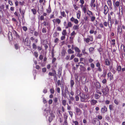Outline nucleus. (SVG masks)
<instances>
[{
    "label": "nucleus",
    "instance_id": "1",
    "mask_svg": "<svg viewBox=\"0 0 125 125\" xmlns=\"http://www.w3.org/2000/svg\"><path fill=\"white\" fill-rule=\"evenodd\" d=\"M80 96L81 101L82 102H87L90 98V96L88 94H83Z\"/></svg>",
    "mask_w": 125,
    "mask_h": 125
},
{
    "label": "nucleus",
    "instance_id": "2",
    "mask_svg": "<svg viewBox=\"0 0 125 125\" xmlns=\"http://www.w3.org/2000/svg\"><path fill=\"white\" fill-rule=\"evenodd\" d=\"M88 38H84V41L86 43H88L90 41H93V36H88Z\"/></svg>",
    "mask_w": 125,
    "mask_h": 125
},
{
    "label": "nucleus",
    "instance_id": "3",
    "mask_svg": "<svg viewBox=\"0 0 125 125\" xmlns=\"http://www.w3.org/2000/svg\"><path fill=\"white\" fill-rule=\"evenodd\" d=\"M75 110L76 111V115H80L82 114L81 111L80 109L77 107H76L75 108Z\"/></svg>",
    "mask_w": 125,
    "mask_h": 125
},
{
    "label": "nucleus",
    "instance_id": "4",
    "mask_svg": "<svg viewBox=\"0 0 125 125\" xmlns=\"http://www.w3.org/2000/svg\"><path fill=\"white\" fill-rule=\"evenodd\" d=\"M102 92L103 94L105 96L109 93V90L107 87H106L102 90Z\"/></svg>",
    "mask_w": 125,
    "mask_h": 125
},
{
    "label": "nucleus",
    "instance_id": "5",
    "mask_svg": "<svg viewBox=\"0 0 125 125\" xmlns=\"http://www.w3.org/2000/svg\"><path fill=\"white\" fill-rule=\"evenodd\" d=\"M24 44L27 46H30L31 44V41L29 40L28 37H27L25 39L24 42Z\"/></svg>",
    "mask_w": 125,
    "mask_h": 125
},
{
    "label": "nucleus",
    "instance_id": "6",
    "mask_svg": "<svg viewBox=\"0 0 125 125\" xmlns=\"http://www.w3.org/2000/svg\"><path fill=\"white\" fill-rule=\"evenodd\" d=\"M43 113L46 117L48 116L49 115H50V114L48 108H46L44 110Z\"/></svg>",
    "mask_w": 125,
    "mask_h": 125
},
{
    "label": "nucleus",
    "instance_id": "7",
    "mask_svg": "<svg viewBox=\"0 0 125 125\" xmlns=\"http://www.w3.org/2000/svg\"><path fill=\"white\" fill-rule=\"evenodd\" d=\"M96 66L98 67L97 70L98 71L101 72L102 71V69L100 67V63L98 62L96 63Z\"/></svg>",
    "mask_w": 125,
    "mask_h": 125
},
{
    "label": "nucleus",
    "instance_id": "8",
    "mask_svg": "<svg viewBox=\"0 0 125 125\" xmlns=\"http://www.w3.org/2000/svg\"><path fill=\"white\" fill-rule=\"evenodd\" d=\"M114 106L113 104H111L109 105V108L110 111L111 112L112 111H115V112L116 109H114Z\"/></svg>",
    "mask_w": 125,
    "mask_h": 125
},
{
    "label": "nucleus",
    "instance_id": "9",
    "mask_svg": "<svg viewBox=\"0 0 125 125\" xmlns=\"http://www.w3.org/2000/svg\"><path fill=\"white\" fill-rule=\"evenodd\" d=\"M107 108L105 106H104L101 109V112L102 113L104 114L107 111Z\"/></svg>",
    "mask_w": 125,
    "mask_h": 125
},
{
    "label": "nucleus",
    "instance_id": "10",
    "mask_svg": "<svg viewBox=\"0 0 125 125\" xmlns=\"http://www.w3.org/2000/svg\"><path fill=\"white\" fill-rule=\"evenodd\" d=\"M70 21L72 22H73L75 24L78 23L79 21L78 20L76 19H75L73 17H72L70 19Z\"/></svg>",
    "mask_w": 125,
    "mask_h": 125
},
{
    "label": "nucleus",
    "instance_id": "11",
    "mask_svg": "<svg viewBox=\"0 0 125 125\" xmlns=\"http://www.w3.org/2000/svg\"><path fill=\"white\" fill-rule=\"evenodd\" d=\"M108 9L107 6L105 5L104 6V13L105 15L108 12Z\"/></svg>",
    "mask_w": 125,
    "mask_h": 125
},
{
    "label": "nucleus",
    "instance_id": "12",
    "mask_svg": "<svg viewBox=\"0 0 125 125\" xmlns=\"http://www.w3.org/2000/svg\"><path fill=\"white\" fill-rule=\"evenodd\" d=\"M119 10H121L122 14L124 13H125V6H123L122 7H121V8L119 9Z\"/></svg>",
    "mask_w": 125,
    "mask_h": 125
},
{
    "label": "nucleus",
    "instance_id": "13",
    "mask_svg": "<svg viewBox=\"0 0 125 125\" xmlns=\"http://www.w3.org/2000/svg\"><path fill=\"white\" fill-rule=\"evenodd\" d=\"M53 72L52 73V72H49V74L50 76H53L55 77L56 76V73L55 71L54 70L53 71Z\"/></svg>",
    "mask_w": 125,
    "mask_h": 125
},
{
    "label": "nucleus",
    "instance_id": "14",
    "mask_svg": "<svg viewBox=\"0 0 125 125\" xmlns=\"http://www.w3.org/2000/svg\"><path fill=\"white\" fill-rule=\"evenodd\" d=\"M117 32L121 33L122 32V29L121 26L119 25L117 28Z\"/></svg>",
    "mask_w": 125,
    "mask_h": 125
},
{
    "label": "nucleus",
    "instance_id": "15",
    "mask_svg": "<svg viewBox=\"0 0 125 125\" xmlns=\"http://www.w3.org/2000/svg\"><path fill=\"white\" fill-rule=\"evenodd\" d=\"M62 70V68L61 67H60L58 70V73L59 78L61 76Z\"/></svg>",
    "mask_w": 125,
    "mask_h": 125
},
{
    "label": "nucleus",
    "instance_id": "16",
    "mask_svg": "<svg viewBox=\"0 0 125 125\" xmlns=\"http://www.w3.org/2000/svg\"><path fill=\"white\" fill-rule=\"evenodd\" d=\"M97 102L96 100L94 99L90 101L91 104L93 105H95Z\"/></svg>",
    "mask_w": 125,
    "mask_h": 125
},
{
    "label": "nucleus",
    "instance_id": "17",
    "mask_svg": "<svg viewBox=\"0 0 125 125\" xmlns=\"http://www.w3.org/2000/svg\"><path fill=\"white\" fill-rule=\"evenodd\" d=\"M107 72L106 70H103V74L101 75V77H103L104 78L106 76Z\"/></svg>",
    "mask_w": 125,
    "mask_h": 125
},
{
    "label": "nucleus",
    "instance_id": "18",
    "mask_svg": "<svg viewBox=\"0 0 125 125\" xmlns=\"http://www.w3.org/2000/svg\"><path fill=\"white\" fill-rule=\"evenodd\" d=\"M72 78H71L70 81V84L71 85V88L73 87V86L74 84V82L73 80H72Z\"/></svg>",
    "mask_w": 125,
    "mask_h": 125
},
{
    "label": "nucleus",
    "instance_id": "19",
    "mask_svg": "<svg viewBox=\"0 0 125 125\" xmlns=\"http://www.w3.org/2000/svg\"><path fill=\"white\" fill-rule=\"evenodd\" d=\"M105 64L107 65H109L110 64V62L108 59H106L105 60Z\"/></svg>",
    "mask_w": 125,
    "mask_h": 125
},
{
    "label": "nucleus",
    "instance_id": "20",
    "mask_svg": "<svg viewBox=\"0 0 125 125\" xmlns=\"http://www.w3.org/2000/svg\"><path fill=\"white\" fill-rule=\"evenodd\" d=\"M68 116V115L66 113H65L63 114V118L64 120H67Z\"/></svg>",
    "mask_w": 125,
    "mask_h": 125
},
{
    "label": "nucleus",
    "instance_id": "21",
    "mask_svg": "<svg viewBox=\"0 0 125 125\" xmlns=\"http://www.w3.org/2000/svg\"><path fill=\"white\" fill-rule=\"evenodd\" d=\"M8 37L10 41H11L12 39V36L11 35V32H9L8 34Z\"/></svg>",
    "mask_w": 125,
    "mask_h": 125
},
{
    "label": "nucleus",
    "instance_id": "22",
    "mask_svg": "<svg viewBox=\"0 0 125 125\" xmlns=\"http://www.w3.org/2000/svg\"><path fill=\"white\" fill-rule=\"evenodd\" d=\"M87 14L89 15L90 17L91 16H93V14L92 12L91 11L89 10H88L87 11Z\"/></svg>",
    "mask_w": 125,
    "mask_h": 125
},
{
    "label": "nucleus",
    "instance_id": "23",
    "mask_svg": "<svg viewBox=\"0 0 125 125\" xmlns=\"http://www.w3.org/2000/svg\"><path fill=\"white\" fill-rule=\"evenodd\" d=\"M94 26H92V28L90 31V33L91 34L93 33L94 32Z\"/></svg>",
    "mask_w": 125,
    "mask_h": 125
},
{
    "label": "nucleus",
    "instance_id": "24",
    "mask_svg": "<svg viewBox=\"0 0 125 125\" xmlns=\"http://www.w3.org/2000/svg\"><path fill=\"white\" fill-rule=\"evenodd\" d=\"M115 4H114V6L115 7H118L119 6V1H117L116 2L114 3Z\"/></svg>",
    "mask_w": 125,
    "mask_h": 125
},
{
    "label": "nucleus",
    "instance_id": "25",
    "mask_svg": "<svg viewBox=\"0 0 125 125\" xmlns=\"http://www.w3.org/2000/svg\"><path fill=\"white\" fill-rule=\"evenodd\" d=\"M95 0H91L90 3V6L91 7H92V6L93 5L95 4L94 2L95 1Z\"/></svg>",
    "mask_w": 125,
    "mask_h": 125
},
{
    "label": "nucleus",
    "instance_id": "26",
    "mask_svg": "<svg viewBox=\"0 0 125 125\" xmlns=\"http://www.w3.org/2000/svg\"><path fill=\"white\" fill-rule=\"evenodd\" d=\"M79 25H74L73 27V29L74 30H77L79 29Z\"/></svg>",
    "mask_w": 125,
    "mask_h": 125
},
{
    "label": "nucleus",
    "instance_id": "27",
    "mask_svg": "<svg viewBox=\"0 0 125 125\" xmlns=\"http://www.w3.org/2000/svg\"><path fill=\"white\" fill-rule=\"evenodd\" d=\"M58 101V99L57 97H54L53 98V103L54 104H56L57 102Z\"/></svg>",
    "mask_w": 125,
    "mask_h": 125
},
{
    "label": "nucleus",
    "instance_id": "28",
    "mask_svg": "<svg viewBox=\"0 0 125 125\" xmlns=\"http://www.w3.org/2000/svg\"><path fill=\"white\" fill-rule=\"evenodd\" d=\"M59 33L57 32H55L53 34V36L54 38H56L59 36Z\"/></svg>",
    "mask_w": 125,
    "mask_h": 125
},
{
    "label": "nucleus",
    "instance_id": "29",
    "mask_svg": "<svg viewBox=\"0 0 125 125\" xmlns=\"http://www.w3.org/2000/svg\"><path fill=\"white\" fill-rule=\"evenodd\" d=\"M81 14V12L79 10L78 11V12L77 14V18L78 19H79L80 17Z\"/></svg>",
    "mask_w": 125,
    "mask_h": 125
},
{
    "label": "nucleus",
    "instance_id": "30",
    "mask_svg": "<svg viewBox=\"0 0 125 125\" xmlns=\"http://www.w3.org/2000/svg\"><path fill=\"white\" fill-rule=\"evenodd\" d=\"M91 19V21L92 22L94 21L95 20L96 18L95 16H91L90 17Z\"/></svg>",
    "mask_w": 125,
    "mask_h": 125
},
{
    "label": "nucleus",
    "instance_id": "31",
    "mask_svg": "<svg viewBox=\"0 0 125 125\" xmlns=\"http://www.w3.org/2000/svg\"><path fill=\"white\" fill-rule=\"evenodd\" d=\"M68 53L69 54L73 53H74L73 51L71 49H69L68 51Z\"/></svg>",
    "mask_w": 125,
    "mask_h": 125
},
{
    "label": "nucleus",
    "instance_id": "32",
    "mask_svg": "<svg viewBox=\"0 0 125 125\" xmlns=\"http://www.w3.org/2000/svg\"><path fill=\"white\" fill-rule=\"evenodd\" d=\"M121 67L120 66H118L117 68V70L118 72H120L121 71Z\"/></svg>",
    "mask_w": 125,
    "mask_h": 125
},
{
    "label": "nucleus",
    "instance_id": "33",
    "mask_svg": "<svg viewBox=\"0 0 125 125\" xmlns=\"http://www.w3.org/2000/svg\"><path fill=\"white\" fill-rule=\"evenodd\" d=\"M94 124L96 125H100V121L99 120H97L95 121Z\"/></svg>",
    "mask_w": 125,
    "mask_h": 125
},
{
    "label": "nucleus",
    "instance_id": "34",
    "mask_svg": "<svg viewBox=\"0 0 125 125\" xmlns=\"http://www.w3.org/2000/svg\"><path fill=\"white\" fill-rule=\"evenodd\" d=\"M107 3L109 6L111 7L112 5V2L111 0H108Z\"/></svg>",
    "mask_w": 125,
    "mask_h": 125
},
{
    "label": "nucleus",
    "instance_id": "35",
    "mask_svg": "<svg viewBox=\"0 0 125 125\" xmlns=\"http://www.w3.org/2000/svg\"><path fill=\"white\" fill-rule=\"evenodd\" d=\"M76 52H80V51L79 49L77 47H75L74 48Z\"/></svg>",
    "mask_w": 125,
    "mask_h": 125
},
{
    "label": "nucleus",
    "instance_id": "36",
    "mask_svg": "<svg viewBox=\"0 0 125 125\" xmlns=\"http://www.w3.org/2000/svg\"><path fill=\"white\" fill-rule=\"evenodd\" d=\"M94 48L93 47H90L89 48V52L91 53H92V52L94 51Z\"/></svg>",
    "mask_w": 125,
    "mask_h": 125
},
{
    "label": "nucleus",
    "instance_id": "37",
    "mask_svg": "<svg viewBox=\"0 0 125 125\" xmlns=\"http://www.w3.org/2000/svg\"><path fill=\"white\" fill-rule=\"evenodd\" d=\"M66 101L65 100H62V104L64 106H65L66 104Z\"/></svg>",
    "mask_w": 125,
    "mask_h": 125
},
{
    "label": "nucleus",
    "instance_id": "38",
    "mask_svg": "<svg viewBox=\"0 0 125 125\" xmlns=\"http://www.w3.org/2000/svg\"><path fill=\"white\" fill-rule=\"evenodd\" d=\"M61 14L63 17H66V15L64 11L61 12Z\"/></svg>",
    "mask_w": 125,
    "mask_h": 125
},
{
    "label": "nucleus",
    "instance_id": "39",
    "mask_svg": "<svg viewBox=\"0 0 125 125\" xmlns=\"http://www.w3.org/2000/svg\"><path fill=\"white\" fill-rule=\"evenodd\" d=\"M19 11L20 13L22 14V15H23L25 13V11L23 10H22L21 9H19Z\"/></svg>",
    "mask_w": 125,
    "mask_h": 125
},
{
    "label": "nucleus",
    "instance_id": "40",
    "mask_svg": "<svg viewBox=\"0 0 125 125\" xmlns=\"http://www.w3.org/2000/svg\"><path fill=\"white\" fill-rule=\"evenodd\" d=\"M31 10L34 14H36V10L35 9H32Z\"/></svg>",
    "mask_w": 125,
    "mask_h": 125
},
{
    "label": "nucleus",
    "instance_id": "41",
    "mask_svg": "<svg viewBox=\"0 0 125 125\" xmlns=\"http://www.w3.org/2000/svg\"><path fill=\"white\" fill-rule=\"evenodd\" d=\"M100 96H99V95L97 94H95V98L96 99H99Z\"/></svg>",
    "mask_w": 125,
    "mask_h": 125
},
{
    "label": "nucleus",
    "instance_id": "42",
    "mask_svg": "<svg viewBox=\"0 0 125 125\" xmlns=\"http://www.w3.org/2000/svg\"><path fill=\"white\" fill-rule=\"evenodd\" d=\"M68 112L69 113L70 117L72 118L73 116V113L72 112L70 111H68Z\"/></svg>",
    "mask_w": 125,
    "mask_h": 125
},
{
    "label": "nucleus",
    "instance_id": "43",
    "mask_svg": "<svg viewBox=\"0 0 125 125\" xmlns=\"http://www.w3.org/2000/svg\"><path fill=\"white\" fill-rule=\"evenodd\" d=\"M98 119L99 120H101L103 118L102 116L101 115H98L97 116Z\"/></svg>",
    "mask_w": 125,
    "mask_h": 125
},
{
    "label": "nucleus",
    "instance_id": "44",
    "mask_svg": "<svg viewBox=\"0 0 125 125\" xmlns=\"http://www.w3.org/2000/svg\"><path fill=\"white\" fill-rule=\"evenodd\" d=\"M55 22H57L58 24H59L61 22V20L59 19H55Z\"/></svg>",
    "mask_w": 125,
    "mask_h": 125
},
{
    "label": "nucleus",
    "instance_id": "45",
    "mask_svg": "<svg viewBox=\"0 0 125 125\" xmlns=\"http://www.w3.org/2000/svg\"><path fill=\"white\" fill-rule=\"evenodd\" d=\"M84 106V104L83 103H80L79 104V106L81 108H82Z\"/></svg>",
    "mask_w": 125,
    "mask_h": 125
},
{
    "label": "nucleus",
    "instance_id": "46",
    "mask_svg": "<svg viewBox=\"0 0 125 125\" xmlns=\"http://www.w3.org/2000/svg\"><path fill=\"white\" fill-rule=\"evenodd\" d=\"M66 30H63L62 32V34L63 36H65L66 34Z\"/></svg>",
    "mask_w": 125,
    "mask_h": 125
},
{
    "label": "nucleus",
    "instance_id": "47",
    "mask_svg": "<svg viewBox=\"0 0 125 125\" xmlns=\"http://www.w3.org/2000/svg\"><path fill=\"white\" fill-rule=\"evenodd\" d=\"M65 92L66 93L68 94L69 95V94H70V92L68 91V90L67 88L66 87L65 88Z\"/></svg>",
    "mask_w": 125,
    "mask_h": 125
},
{
    "label": "nucleus",
    "instance_id": "48",
    "mask_svg": "<svg viewBox=\"0 0 125 125\" xmlns=\"http://www.w3.org/2000/svg\"><path fill=\"white\" fill-rule=\"evenodd\" d=\"M73 6L74 7V9L76 10H77L78 9V7L76 6V5L75 4H74Z\"/></svg>",
    "mask_w": 125,
    "mask_h": 125
},
{
    "label": "nucleus",
    "instance_id": "49",
    "mask_svg": "<svg viewBox=\"0 0 125 125\" xmlns=\"http://www.w3.org/2000/svg\"><path fill=\"white\" fill-rule=\"evenodd\" d=\"M67 25L68 27H71L72 26V24L71 22H69L68 23Z\"/></svg>",
    "mask_w": 125,
    "mask_h": 125
},
{
    "label": "nucleus",
    "instance_id": "50",
    "mask_svg": "<svg viewBox=\"0 0 125 125\" xmlns=\"http://www.w3.org/2000/svg\"><path fill=\"white\" fill-rule=\"evenodd\" d=\"M75 100L76 101H78L79 100V97L77 95H76L75 96Z\"/></svg>",
    "mask_w": 125,
    "mask_h": 125
},
{
    "label": "nucleus",
    "instance_id": "51",
    "mask_svg": "<svg viewBox=\"0 0 125 125\" xmlns=\"http://www.w3.org/2000/svg\"><path fill=\"white\" fill-rule=\"evenodd\" d=\"M114 102V103L116 105H118L119 103V102L116 99H115Z\"/></svg>",
    "mask_w": 125,
    "mask_h": 125
},
{
    "label": "nucleus",
    "instance_id": "52",
    "mask_svg": "<svg viewBox=\"0 0 125 125\" xmlns=\"http://www.w3.org/2000/svg\"><path fill=\"white\" fill-rule=\"evenodd\" d=\"M56 90L57 92L59 94L60 93V88L59 87H57L56 88Z\"/></svg>",
    "mask_w": 125,
    "mask_h": 125
},
{
    "label": "nucleus",
    "instance_id": "53",
    "mask_svg": "<svg viewBox=\"0 0 125 125\" xmlns=\"http://www.w3.org/2000/svg\"><path fill=\"white\" fill-rule=\"evenodd\" d=\"M69 97L70 98V100H72V101H73L74 100V98L73 96H71L70 94H69Z\"/></svg>",
    "mask_w": 125,
    "mask_h": 125
},
{
    "label": "nucleus",
    "instance_id": "54",
    "mask_svg": "<svg viewBox=\"0 0 125 125\" xmlns=\"http://www.w3.org/2000/svg\"><path fill=\"white\" fill-rule=\"evenodd\" d=\"M33 55L36 58H37L38 57V54L37 52H34Z\"/></svg>",
    "mask_w": 125,
    "mask_h": 125
},
{
    "label": "nucleus",
    "instance_id": "55",
    "mask_svg": "<svg viewBox=\"0 0 125 125\" xmlns=\"http://www.w3.org/2000/svg\"><path fill=\"white\" fill-rule=\"evenodd\" d=\"M52 58H53L54 56V50L53 49L52 51Z\"/></svg>",
    "mask_w": 125,
    "mask_h": 125
},
{
    "label": "nucleus",
    "instance_id": "56",
    "mask_svg": "<svg viewBox=\"0 0 125 125\" xmlns=\"http://www.w3.org/2000/svg\"><path fill=\"white\" fill-rule=\"evenodd\" d=\"M51 93L52 94H53L54 93V90L53 88H51L50 90Z\"/></svg>",
    "mask_w": 125,
    "mask_h": 125
},
{
    "label": "nucleus",
    "instance_id": "57",
    "mask_svg": "<svg viewBox=\"0 0 125 125\" xmlns=\"http://www.w3.org/2000/svg\"><path fill=\"white\" fill-rule=\"evenodd\" d=\"M96 86L97 88H99L100 87V85L99 83H97L96 84Z\"/></svg>",
    "mask_w": 125,
    "mask_h": 125
},
{
    "label": "nucleus",
    "instance_id": "58",
    "mask_svg": "<svg viewBox=\"0 0 125 125\" xmlns=\"http://www.w3.org/2000/svg\"><path fill=\"white\" fill-rule=\"evenodd\" d=\"M66 93L65 92L63 93V91H62V96H63L65 98V97L66 96Z\"/></svg>",
    "mask_w": 125,
    "mask_h": 125
},
{
    "label": "nucleus",
    "instance_id": "59",
    "mask_svg": "<svg viewBox=\"0 0 125 125\" xmlns=\"http://www.w3.org/2000/svg\"><path fill=\"white\" fill-rule=\"evenodd\" d=\"M39 33L37 31H35L34 32V35L36 36H37L38 35Z\"/></svg>",
    "mask_w": 125,
    "mask_h": 125
},
{
    "label": "nucleus",
    "instance_id": "60",
    "mask_svg": "<svg viewBox=\"0 0 125 125\" xmlns=\"http://www.w3.org/2000/svg\"><path fill=\"white\" fill-rule=\"evenodd\" d=\"M42 32L43 33H45L46 32V29L45 28H42Z\"/></svg>",
    "mask_w": 125,
    "mask_h": 125
},
{
    "label": "nucleus",
    "instance_id": "61",
    "mask_svg": "<svg viewBox=\"0 0 125 125\" xmlns=\"http://www.w3.org/2000/svg\"><path fill=\"white\" fill-rule=\"evenodd\" d=\"M104 24L105 26L106 27L108 25H109L108 22H107L106 21H105L104 22Z\"/></svg>",
    "mask_w": 125,
    "mask_h": 125
},
{
    "label": "nucleus",
    "instance_id": "62",
    "mask_svg": "<svg viewBox=\"0 0 125 125\" xmlns=\"http://www.w3.org/2000/svg\"><path fill=\"white\" fill-rule=\"evenodd\" d=\"M76 33H75L74 31H73L72 33L71 34V36H74L76 34Z\"/></svg>",
    "mask_w": 125,
    "mask_h": 125
},
{
    "label": "nucleus",
    "instance_id": "63",
    "mask_svg": "<svg viewBox=\"0 0 125 125\" xmlns=\"http://www.w3.org/2000/svg\"><path fill=\"white\" fill-rule=\"evenodd\" d=\"M73 123L75 125H78V122L76 121H73Z\"/></svg>",
    "mask_w": 125,
    "mask_h": 125
},
{
    "label": "nucleus",
    "instance_id": "64",
    "mask_svg": "<svg viewBox=\"0 0 125 125\" xmlns=\"http://www.w3.org/2000/svg\"><path fill=\"white\" fill-rule=\"evenodd\" d=\"M53 102V101L52 99H50L48 102V104H51Z\"/></svg>",
    "mask_w": 125,
    "mask_h": 125
}]
</instances>
